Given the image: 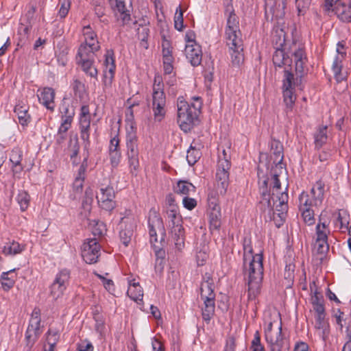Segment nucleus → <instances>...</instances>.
Returning <instances> with one entry per match:
<instances>
[{
    "instance_id": "obj_1",
    "label": "nucleus",
    "mask_w": 351,
    "mask_h": 351,
    "mask_svg": "<svg viewBox=\"0 0 351 351\" xmlns=\"http://www.w3.org/2000/svg\"><path fill=\"white\" fill-rule=\"evenodd\" d=\"M271 149L274 156V163L276 165L275 168L271 169L270 178L265 176L259 178L261 199L258 207L263 213L270 212L275 207L276 210L278 212V215L282 218L288 210L289 199L287 186L283 191L279 179L283 169V147L280 141H274L271 144Z\"/></svg>"
},
{
    "instance_id": "obj_2",
    "label": "nucleus",
    "mask_w": 351,
    "mask_h": 351,
    "mask_svg": "<svg viewBox=\"0 0 351 351\" xmlns=\"http://www.w3.org/2000/svg\"><path fill=\"white\" fill-rule=\"evenodd\" d=\"M243 269L247 276L248 302L247 306H256V297L260 293L263 278V255H253L251 239L244 237L243 240Z\"/></svg>"
},
{
    "instance_id": "obj_3",
    "label": "nucleus",
    "mask_w": 351,
    "mask_h": 351,
    "mask_svg": "<svg viewBox=\"0 0 351 351\" xmlns=\"http://www.w3.org/2000/svg\"><path fill=\"white\" fill-rule=\"evenodd\" d=\"M150 243L155 250L156 266L162 269L165 252L162 248L166 237V230L162 219L156 211H150L148 219Z\"/></svg>"
},
{
    "instance_id": "obj_4",
    "label": "nucleus",
    "mask_w": 351,
    "mask_h": 351,
    "mask_svg": "<svg viewBox=\"0 0 351 351\" xmlns=\"http://www.w3.org/2000/svg\"><path fill=\"white\" fill-rule=\"evenodd\" d=\"M177 122L184 132L191 131L200 112L199 104L186 102L183 97H179L177 102Z\"/></svg>"
},
{
    "instance_id": "obj_5",
    "label": "nucleus",
    "mask_w": 351,
    "mask_h": 351,
    "mask_svg": "<svg viewBox=\"0 0 351 351\" xmlns=\"http://www.w3.org/2000/svg\"><path fill=\"white\" fill-rule=\"evenodd\" d=\"M40 321V308H34L31 315L29 326L25 332L27 351L31 350L42 333Z\"/></svg>"
},
{
    "instance_id": "obj_6",
    "label": "nucleus",
    "mask_w": 351,
    "mask_h": 351,
    "mask_svg": "<svg viewBox=\"0 0 351 351\" xmlns=\"http://www.w3.org/2000/svg\"><path fill=\"white\" fill-rule=\"evenodd\" d=\"M231 167V162L226 160L221 161L217 164V169L215 175L216 193L218 195H224L226 193L229 185V170Z\"/></svg>"
},
{
    "instance_id": "obj_7",
    "label": "nucleus",
    "mask_w": 351,
    "mask_h": 351,
    "mask_svg": "<svg viewBox=\"0 0 351 351\" xmlns=\"http://www.w3.org/2000/svg\"><path fill=\"white\" fill-rule=\"evenodd\" d=\"M214 290L215 284L212 275L206 273L200 286L201 298L204 301L205 307H215V294Z\"/></svg>"
},
{
    "instance_id": "obj_8",
    "label": "nucleus",
    "mask_w": 351,
    "mask_h": 351,
    "mask_svg": "<svg viewBox=\"0 0 351 351\" xmlns=\"http://www.w3.org/2000/svg\"><path fill=\"white\" fill-rule=\"evenodd\" d=\"M101 246L96 238L87 239L82 246V256L88 264H94L100 256Z\"/></svg>"
},
{
    "instance_id": "obj_9",
    "label": "nucleus",
    "mask_w": 351,
    "mask_h": 351,
    "mask_svg": "<svg viewBox=\"0 0 351 351\" xmlns=\"http://www.w3.org/2000/svg\"><path fill=\"white\" fill-rule=\"evenodd\" d=\"M227 15V23L225 31L226 40L234 41L241 38V32L239 29V21L234 12V10L225 11Z\"/></svg>"
},
{
    "instance_id": "obj_10",
    "label": "nucleus",
    "mask_w": 351,
    "mask_h": 351,
    "mask_svg": "<svg viewBox=\"0 0 351 351\" xmlns=\"http://www.w3.org/2000/svg\"><path fill=\"white\" fill-rule=\"evenodd\" d=\"M294 87L293 74L285 69V78L283 80V97L287 112L292 111L296 99V97L293 93Z\"/></svg>"
},
{
    "instance_id": "obj_11",
    "label": "nucleus",
    "mask_w": 351,
    "mask_h": 351,
    "mask_svg": "<svg viewBox=\"0 0 351 351\" xmlns=\"http://www.w3.org/2000/svg\"><path fill=\"white\" fill-rule=\"evenodd\" d=\"M70 278V272L67 269L61 270L56 276L51 285L50 295L53 300L60 298L65 291Z\"/></svg>"
},
{
    "instance_id": "obj_12",
    "label": "nucleus",
    "mask_w": 351,
    "mask_h": 351,
    "mask_svg": "<svg viewBox=\"0 0 351 351\" xmlns=\"http://www.w3.org/2000/svg\"><path fill=\"white\" fill-rule=\"evenodd\" d=\"M99 206L107 211H112L116 207L115 191L112 186L101 187L96 196Z\"/></svg>"
},
{
    "instance_id": "obj_13",
    "label": "nucleus",
    "mask_w": 351,
    "mask_h": 351,
    "mask_svg": "<svg viewBox=\"0 0 351 351\" xmlns=\"http://www.w3.org/2000/svg\"><path fill=\"white\" fill-rule=\"evenodd\" d=\"M187 38L185 46V55L192 66H196L200 64L202 58V52L201 46L193 39H191L189 34H186Z\"/></svg>"
},
{
    "instance_id": "obj_14",
    "label": "nucleus",
    "mask_w": 351,
    "mask_h": 351,
    "mask_svg": "<svg viewBox=\"0 0 351 351\" xmlns=\"http://www.w3.org/2000/svg\"><path fill=\"white\" fill-rule=\"evenodd\" d=\"M325 184L321 180L317 181L311 190V194L302 192L300 195H306L308 197L309 208H318L323 202Z\"/></svg>"
},
{
    "instance_id": "obj_15",
    "label": "nucleus",
    "mask_w": 351,
    "mask_h": 351,
    "mask_svg": "<svg viewBox=\"0 0 351 351\" xmlns=\"http://www.w3.org/2000/svg\"><path fill=\"white\" fill-rule=\"evenodd\" d=\"M289 52L294 57L296 73L300 74L304 73V67L307 62L304 48L301 45H298L295 42H293L289 47Z\"/></svg>"
},
{
    "instance_id": "obj_16",
    "label": "nucleus",
    "mask_w": 351,
    "mask_h": 351,
    "mask_svg": "<svg viewBox=\"0 0 351 351\" xmlns=\"http://www.w3.org/2000/svg\"><path fill=\"white\" fill-rule=\"evenodd\" d=\"M166 97L159 92L152 94V109L155 121H162L166 115Z\"/></svg>"
},
{
    "instance_id": "obj_17",
    "label": "nucleus",
    "mask_w": 351,
    "mask_h": 351,
    "mask_svg": "<svg viewBox=\"0 0 351 351\" xmlns=\"http://www.w3.org/2000/svg\"><path fill=\"white\" fill-rule=\"evenodd\" d=\"M115 11L119 20L123 24L128 23L130 21V12L132 10V0H109Z\"/></svg>"
},
{
    "instance_id": "obj_18",
    "label": "nucleus",
    "mask_w": 351,
    "mask_h": 351,
    "mask_svg": "<svg viewBox=\"0 0 351 351\" xmlns=\"http://www.w3.org/2000/svg\"><path fill=\"white\" fill-rule=\"evenodd\" d=\"M226 45L229 47L232 65L239 66L244 61L243 40L237 39L234 41H227Z\"/></svg>"
},
{
    "instance_id": "obj_19",
    "label": "nucleus",
    "mask_w": 351,
    "mask_h": 351,
    "mask_svg": "<svg viewBox=\"0 0 351 351\" xmlns=\"http://www.w3.org/2000/svg\"><path fill=\"white\" fill-rule=\"evenodd\" d=\"M286 4L285 1L276 2V1L271 2L269 1L265 3V15L268 17L269 14H271V20H276L278 22L279 20L282 19L285 16Z\"/></svg>"
},
{
    "instance_id": "obj_20",
    "label": "nucleus",
    "mask_w": 351,
    "mask_h": 351,
    "mask_svg": "<svg viewBox=\"0 0 351 351\" xmlns=\"http://www.w3.org/2000/svg\"><path fill=\"white\" fill-rule=\"evenodd\" d=\"M308 197L303 194L299 197V208L302 212V216L304 223L308 226L313 225L315 222L314 208H309Z\"/></svg>"
},
{
    "instance_id": "obj_21",
    "label": "nucleus",
    "mask_w": 351,
    "mask_h": 351,
    "mask_svg": "<svg viewBox=\"0 0 351 351\" xmlns=\"http://www.w3.org/2000/svg\"><path fill=\"white\" fill-rule=\"evenodd\" d=\"M266 341L270 346L271 351H289V343L282 335L281 324L278 331H276L275 335L272 337V341Z\"/></svg>"
},
{
    "instance_id": "obj_22",
    "label": "nucleus",
    "mask_w": 351,
    "mask_h": 351,
    "mask_svg": "<svg viewBox=\"0 0 351 351\" xmlns=\"http://www.w3.org/2000/svg\"><path fill=\"white\" fill-rule=\"evenodd\" d=\"M28 110L29 106L25 99L19 100L14 107V112L18 117L19 123L23 126H27L31 121Z\"/></svg>"
},
{
    "instance_id": "obj_23",
    "label": "nucleus",
    "mask_w": 351,
    "mask_h": 351,
    "mask_svg": "<svg viewBox=\"0 0 351 351\" xmlns=\"http://www.w3.org/2000/svg\"><path fill=\"white\" fill-rule=\"evenodd\" d=\"M310 302L314 307H324V298L322 289L315 281L310 283Z\"/></svg>"
},
{
    "instance_id": "obj_24",
    "label": "nucleus",
    "mask_w": 351,
    "mask_h": 351,
    "mask_svg": "<svg viewBox=\"0 0 351 351\" xmlns=\"http://www.w3.org/2000/svg\"><path fill=\"white\" fill-rule=\"evenodd\" d=\"M332 11L335 12L337 18L343 22L350 23L351 22V5L350 0L349 4H345L340 3L336 4V5L332 9Z\"/></svg>"
},
{
    "instance_id": "obj_25",
    "label": "nucleus",
    "mask_w": 351,
    "mask_h": 351,
    "mask_svg": "<svg viewBox=\"0 0 351 351\" xmlns=\"http://www.w3.org/2000/svg\"><path fill=\"white\" fill-rule=\"evenodd\" d=\"M39 101L43 104L47 109L53 111L54 109V97L55 92L52 88H44L40 94L38 95Z\"/></svg>"
},
{
    "instance_id": "obj_26",
    "label": "nucleus",
    "mask_w": 351,
    "mask_h": 351,
    "mask_svg": "<svg viewBox=\"0 0 351 351\" xmlns=\"http://www.w3.org/2000/svg\"><path fill=\"white\" fill-rule=\"evenodd\" d=\"M82 32L85 39L83 43L95 50H99L100 44L98 41L97 34L93 30L92 27L90 25L84 26Z\"/></svg>"
},
{
    "instance_id": "obj_27",
    "label": "nucleus",
    "mask_w": 351,
    "mask_h": 351,
    "mask_svg": "<svg viewBox=\"0 0 351 351\" xmlns=\"http://www.w3.org/2000/svg\"><path fill=\"white\" fill-rule=\"evenodd\" d=\"M276 51L273 54L272 61L275 66L282 68L284 66H291L292 60L286 54L284 49H275Z\"/></svg>"
},
{
    "instance_id": "obj_28",
    "label": "nucleus",
    "mask_w": 351,
    "mask_h": 351,
    "mask_svg": "<svg viewBox=\"0 0 351 351\" xmlns=\"http://www.w3.org/2000/svg\"><path fill=\"white\" fill-rule=\"evenodd\" d=\"M330 232L328 223L323 219V213H322L319 217V222L316 226V239L320 241L328 239Z\"/></svg>"
},
{
    "instance_id": "obj_29",
    "label": "nucleus",
    "mask_w": 351,
    "mask_h": 351,
    "mask_svg": "<svg viewBox=\"0 0 351 351\" xmlns=\"http://www.w3.org/2000/svg\"><path fill=\"white\" fill-rule=\"evenodd\" d=\"M77 64L80 65L82 71L91 77L97 78L98 71L94 66L95 59H86L76 60Z\"/></svg>"
},
{
    "instance_id": "obj_30",
    "label": "nucleus",
    "mask_w": 351,
    "mask_h": 351,
    "mask_svg": "<svg viewBox=\"0 0 351 351\" xmlns=\"http://www.w3.org/2000/svg\"><path fill=\"white\" fill-rule=\"evenodd\" d=\"M15 270L12 269L1 274V286L4 291H8L14 287L16 278V275H14Z\"/></svg>"
},
{
    "instance_id": "obj_31",
    "label": "nucleus",
    "mask_w": 351,
    "mask_h": 351,
    "mask_svg": "<svg viewBox=\"0 0 351 351\" xmlns=\"http://www.w3.org/2000/svg\"><path fill=\"white\" fill-rule=\"evenodd\" d=\"M313 137L315 147L316 149H319L328 140L327 126L319 127L314 133Z\"/></svg>"
},
{
    "instance_id": "obj_32",
    "label": "nucleus",
    "mask_w": 351,
    "mask_h": 351,
    "mask_svg": "<svg viewBox=\"0 0 351 351\" xmlns=\"http://www.w3.org/2000/svg\"><path fill=\"white\" fill-rule=\"evenodd\" d=\"M315 328L322 330V337L324 336L328 325L325 319V308H315ZM324 339V337H323Z\"/></svg>"
},
{
    "instance_id": "obj_33",
    "label": "nucleus",
    "mask_w": 351,
    "mask_h": 351,
    "mask_svg": "<svg viewBox=\"0 0 351 351\" xmlns=\"http://www.w3.org/2000/svg\"><path fill=\"white\" fill-rule=\"evenodd\" d=\"M22 156L23 152L20 149L16 147L12 150L10 160L13 165L12 168L14 173H20L23 170V167L21 164Z\"/></svg>"
},
{
    "instance_id": "obj_34",
    "label": "nucleus",
    "mask_w": 351,
    "mask_h": 351,
    "mask_svg": "<svg viewBox=\"0 0 351 351\" xmlns=\"http://www.w3.org/2000/svg\"><path fill=\"white\" fill-rule=\"evenodd\" d=\"M128 295L137 304H141V302L143 301V293L142 288L138 282L130 283L127 291Z\"/></svg>"
},
{
    "instance_id": "obj_35",
    "label": "nucleus",
    "mask_w": 351,
    "mask_h": 351,
    "mask_svg": "<svg viewBox=\"0 0 351 351\" xmlns=\"http://www.w3.org/2000/svg\"><path fill=\"white\" fill-rule=\"evenodd\" d=\"M195 186L191 182L186 180H179L176 186H174V192L180 194L188 195L191 192H195Z\"/></svg>"
},
{
    "instance_id": "obj_36",
    "label": "nucleus",
    "mask_w": 351,
    "mask_h": 351,
    "mask_svg": "<svg viewBox=\"0 0 351 351\" xmlns=\"http://www.w3.org/2000/svg\"><path fill=\"white\" fill-rule=\"evenodd\" d=\"M98 50H95L88 45L82 43L79 47L76 60L95 59V53Z\"/></svg>"
},
{
    "instance_id": "obj_37",
    "label": "nucleus",
    "mask_w": 351,
    "mask_h": 351,
    "mask_svg": "<svg viewBox=\"0 0 351 351\" xmlns=\"http://www.w3.org/2000/svg\"><path fill=\"white\" fill-rule=\"evenodd\" d=\"M272 44L274 49H284L286 45L285 33L282 29H278L272 33Z\"/></svg>"
},
{
    "instance_id": "obj_38",
    "label": "nucleus",
    "mask_w": 351,
    "mask_h": 351,
    "mask_svg": "<svg viewBox=\"0 0 351 351\" xmlns=\"http://www.w3.org/2000/svg\"><path fill=\"white\" fill-rule=\"evenodd\" d=\"M209 218V228L211 232L219 230L221 227V213L219 210L215 211H208Z\"/></svg>"
},
{
    "instance_id": "obj_39",
    "label": "nucleus",
    "mask_w": 351,
    "mask_h": 351,
    "mask_svg": "<svg viewBox=\"0 0 351 351\" xmlns=\"http://www.w3.org/2000/svg\"><path fill=\"white\" fill-rule=\"evenodd\" d=\"M24 248L23 245H21L18 242L12 241L5 243L3 252L5 255H16L21 253Z\"/></svg>"
},
{
    "instance_id": "obj_40",
    "label": "nucleus",
    "mask_w": 351,
    "mask_h": 351,
    "mask_svg": "<svg viewBox=\"0 0 351 351\" xmlns=\"http://www.w3.org/2000/svg\"><path fill=\"white\" fill-rule=\"evenodd\" d=\"M126 152H139L138 147V138L133 131L128 132L126 136Z\"/></svg>"
},
{
    "instance_id": "obj_41",
    "label": "nucleus",
    "mask_w": 351,
    "mask_h": 351,
    "mask_svg": "<svg viewBox=\"0 0 351 351\" xmlns=\"http://www.w3.org/2000/svg\"><path fill=\"white\" fill-rule=\"evenodd\" d=\"M90 119L80 118V136L82 139L88 143H89L90 137Z\"/></svg>"
},
{
    "instance_id": "obj_42",
    "label": "nucleus",
    "mask_w": 351,
    "mask_h": 351,
    "mask_svg": "<svg viewBox=\"0 0 351 351\" xmlns=\"http://www.w3.org/2000/svg\"><path fill=\"white\" fill-rule=\"evenodd\" d=\"M332 69L335 78L338 82H341L343 80H346V75L341 73L342 60L339 58V56H337L335 58L332 63Z\"/></svg>"
},
{
    "instance_id": "obj_43",
    "label": "nucleus",
    "mask_w": 351,
    "mask_h": 351,
    "mask_svg": "<svg viewBox=\"0 0 351 351\" xmlns=\"http://www.w3.org/2000/svg\"><path fill=\"white\" fill-rule=\"evenodd\" d=\"M130 172L137 171L139 167V152H126Z\"/></svg>"
},
{
    "instance_id": "obj_44",
    "label": "nucleus",
    "mask_w": 351,
    "mask_h": 351,
    "mask_svg": "<svg viewBox=\"0 0 351 351\" xmlns=\"http://www.w3.org/2000/svg\"><path fill=\"white\" fill-rule=\"evenodd\" d=\"M115 64H110L105 67L104 71V84L105 86H110L114 79Z\"/></svg>"
},
{
    "instance_id": "obj_45",
    "label": "nucleus",
    "mask_w": 351,
    "mask_h": 351,
    "mask_svg": "<svg viewBox=\"0 0 351 351\" xmlns=\"http://www.w3.org/2000/svg\"><path fill=\"white\" fill-rule=\"evenodd\" d=\"M16 200L20 206L21 210L25 211L29 206L30 197L25 191H21L17 195Z\"/></svg>"
},
{
    "instance_id": "obj_46",
    "label": "nucleus",
    "mask_w": 351,
    "mask_h": 351,
    "mask_svg": "<svg viewBox=\"0 0 351 351\" xmlns=\"http://www.w3.org/2000/svg\"><path fill=\"white\" fill-rule=\"evenodd\" d=\"M93 317L96 322L95 324V330L97 332L99 333L101 336L103 335L104 332V328H105V319L104 318V316L99 313L97 310H96L93 313Z\"/></svg>"
},
{
    "instance_id": "obj_47",
    "label": "nucleus",
    "mask_w": 351,
    "mask_h": 351,
    "mask_svg": "<svg viewBox=\"0 0 351 351\" xmlns=\"http://www.w3.org/2000/svg\"><path fill=\"white\" fill-rule=\"evenodd\" d=\"M201 152L199 149H195L192 145L187 151L186 160L190 166L195 165L200 158Z\"/></svg>"
},
{
    "instance_id": "obj_48",
    "label": "nucleus",
    "mask_w": 351,
    "mask_h": 351,
    "mask_svg": "<svg viewBox=\"0 0 351 351\" xmlns=\"http://www.w3.org/2000/svg\"><path fill=\"white\" fill-rule=\"evenodd\" d=\"M168 218L169 219V228H172V226H174L176 225H178L182 223V217L178 213V210H167V211Z\"/></svg>"
},
{
    "instance_id": "obj_49",
    "label": "nucleus",
    "mask_w": 351,
    "mask_h": 351,
    "mask_svg": "<svg viewBox=\"0 0 351 351\" xmlns=\"http://www.w3.org/2000/svg\"><path fill=\"white\" fill-rule=\"evenodd\" d=\"M217 195H218L216 192H211L208 194V211H215L219 210V212H221V208L219 204V201L217 197Z\"/></svg>"
},
{
    "instance_id": "obj_50",
    "label": "nucleus",
    "mask_w": 351,
    "mask_h": 351,
    "mask_svg": "<svg viewBox=\"0 0 351 351\" xmlns=\"http://www.w3.org/2000/svg\"><path fill=\"white\" fill-rule=\"evenodd\" d=\"M94 193L92 189L87 188L85 191V195L82 201V207L84 210H90L93 202Z\"/></svg>"
},
{
    "instance_id": "obj_51",
    "label": "nucleus",
    "mask_w": 351,
    "mask_h": 351,
    "mask_svg": "<svg viewBox=\"0 0 351 351\" xmlns=\"http://www.w3.org/2000/svg\"><path fill=\"white\" fill-rule=\"evenodd\" d=\"M337 221L339 222L340 226L339 228H346L348 229L349 222H350V216L348 212L345 210H340L338 213Z\"/></svg>"
},
{
    "instance_id": "obj_52",
    "label": "nucleus",
    "mask_w": 351,
    "mask_h": 351,
    "mask_svg": "<svg viewBox=\"0 0 351 351\" xmlns=\"http://www.w3.org/2000/svg\"><path fill=\"white\" fill-rule=\"evenodd\" d=\"M133 236V230L131 228H125L119 232L121 241L125 246H128Z\"/></svg>"
},
{
    "instance_id": "obj_53",
    "label": "nucleus",
    "mask_w": 351,
    "mask_h": 351,
    "mask_svg": "<svg viewBox=\"0 0 351 351\" xmlns=\"http://www.w3.org/2000/svg\"><path fill=\"white\" fill-rule=\"evenodd\" d=\"M311 0H295V5L299 16L304 15L308 10Z\"/></svg>"
},
{
    "instance_id": "obj_54",
    "label": "nucleus",
    "mask_w": 351,
    "mask_h": 351,
    "mask_svg": "<svg viewBox=\"0 0 351 351\" xmlns=\"http://www.w3.org/2000/svg\"><path fill=\"white\" fill-rule=\"evenodd\" d=\"M174 26L178 31L183 29V11L180 6L176 9V12L174 16Z\"/></svg>"
},
{
    "instance_id": "obj_55",
    "label": "nucleus",
    "mask_w": 351,
    "mask_h": 351,
    "mask_svg": "<svg viewBox=\"0 0 351 351\" xmlns=\"http://www.w3.org/2000/svg\"><path fill=\"white\" fill-rule=\"evenodd\" d=\"M71 0H59L60 9L58 11V16L61 19H64L68 14L71 8Z\"/></svg>"
},
{
    "instance_id": "obj_56",
    "label": "nucleus",
    "mask_w": 351,
    "mask_h": 351,
    "mask_svg": "<svg viewBox=\"0 0 351 351\" xmlns=\"http://www.w3.org/2000/svg\"><path fill=\"white\" fill-rule=\"evenodd\" d=\"M250 349L252 351H265L264 346L261 343V336L258 330L254 334Z\"/></svg>"
},
{
    "instance_id": "obj_57",
    "label": "nucleus",
    "mask_w": 351,
    "mask_h": 351,
    "mask_svg": "<svg viewBox=\"0 0 351 351\" xmlns=\"http://www.w3.org/2000/svg\"><path fill=\"white\" fill-rule=\"evenodd\" d=\"M163 87L164 84L162 77L160 75H156L154 80L152 94H155V93L159 92L162 95H165Z\"/></svg>"
},
{
    "instance_id": "obj_58",
    "label": "nucleus",
    "mask_w": 351,
    "mask_h": 351,
    "mask_svg": "<svg viewBox=\"0 0 351 351\" xmlns=\"http://www.w3.org/2000/svg\"><path fill=\"white\" fill-rule=\"evenodd\" d=\"M315 247L319 254H324L329 250V245L328 239H323L322 241L316 239Z\"/></svg>"
},
{
    "instance_id": "obj_59",
    "label": "nucleus",
    "mask_w": 351,
    "mask_h": 351,
    "mask_svg": "<svg viewBox=\"0 0 351 351\" xmlns=\"http://www.w3.org/2000/svg\"><path fill=\"white\" fill-rule=\"evenodd\" d=\"M68 149L71 152L70 154L71 158H75L77 156L80 149L77 139H70Z\"/></svg>"
},
{
    "instance_id": "obj_60",
    "label": "nucleus",
    "mask_w": 351,
    "mask_h": 351,
    "mask_svg": "<svg viewBox=\"0 0 351 351\" xmlns=\"http://www.w3.org/2000/svg\"><path fill=\"white\" fill-rule=\"evenodd\" d=\"M72 88L75 95H79L80 96L84 93L85 90L84 84L78 79L73 80L72 83Z\"/></svg>"
},
{
    "instance_id": "obj_61",
    "label": "nucleus",
    "mask_w": 351,
    "mask_h": 351,
    "mask_svg": "<svg viewBox=\"0 0 351 351\" xmlns=\"http://www.w3.org/2000/svg\"><path fill=\"white\" fill-rule=\"evenodd\" d=\"M109 156L112 166L113 167H117L119 165L121 158V151L109 152Z\"/></svg>"
},
{
    "instance_id": "obj_62",
    "label": "nucleus",
    "mask_w": 351,
    "mask_h": 351,
    "mask_svg": "<svg viewBox=\"0 0 351 351\" xmlns=\"http://www.w3.org/2000/svg\"><path fill=\"white\" fill-rule=\"evenodd\" d=\"M106 231V226L104 223L97 221L95 226L93 228L92 232L94 236L101 237L104 234Z\"/></svg>"
},
{
    "instance_id": "obj_63",
    "label": "nucleus",
    "mask_w": 351,
    "mask_h": 351,
    "mask_svg": "<svg viewBox=\"0 0 351 351\" xmlns=\"http://www.w3.org/2000/svg\"><path fill=\"white\" fill-rule=\"evenodd\" d=\"M149 29L146 26H141L137 29V36L139 40H147Z\"/></svg>"
},
{
    "instance_id": "obj_64",
    "label": "nucleus",
    "mask_w": 351,
    "mask_h": 351,
    "mask_svg": "<svg viewBox=\"0 0 351 351\" xmlns=\"http://www.w3.org/2000/svg\"><path fill=\"white\" fill-rule=\"evenodd\" d=\"M71 116L66 117L65 120H62L61 125L58 128V132L62 134H67V131L71 127L72 122L70 119Z\"/></svg>"
}]
</instances>
